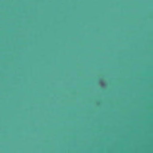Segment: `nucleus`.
Wrapping results in <instances>:
<instances>
[{
  "mask_svg": "<svg viewBox=\"0 0 153 153\" xmlns=\"http://www.w3.org/2000/svg\"><path fill=\"white\" fill-rule=\"evenodd\" d=\"M130 134H133V133H130ZM136 134H153V133H136Z\"/></svg>",
  "mask_w": 153,
  "mask_h": 153,
  "instance_id": "obj_1",
  "label": "nucleus"
},
{
  "mask_svg": "<svg viewBox=\"0 0 153 153\" xmlns=\"http://www.w3.org/2000/svg\"><path fill=\"white\" fill-rule=\"evenodd\" d=\"M14 134H15V133H14Z\"/></svg>",
  "mask_w": 153,
  "mask_h": 153,
  "instance_id": "obj_2",
  "label": "nucleus"
},
{
  "mask_svg": "<svg viewBox=\"0 0 153 153\" xmlns=\"http://www.w3.org/2000/svg\"><path fill=\"white\" fill-rule=\"evenodd\" d=\"M57 134H59V133H58Z\"/></svg>",
  "mask_w": 153,
  "mask_h": 153,
  "instance_id": "obj_3",
  "label": "nucleus"
}]
</instances>
